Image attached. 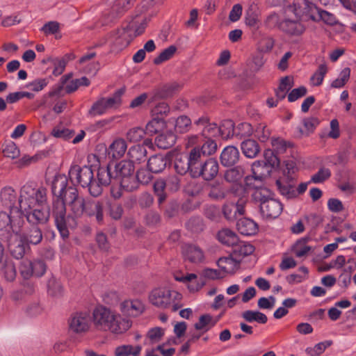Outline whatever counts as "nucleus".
<instances>
[{"label": "nucleus", "instance_id": "nucleus-34", "mask_svg": "<svg viewBox=\"0 0 356 356\" xmlns=\"http://www.w3.org/2000/svg\"><path fill=\"white\" fill-rule=\"evenodd\" d=\"M1 202L4 207L10 209V210H14L16 208L14 207L17 195L14 189L11 187L3 188L0 194Z\"/></svg>", "mask_w": 356, "mask_h": 356}, {"label": "nucleus", "instance_id": "nucleus-42", "mask_svg": "<svg viewBox=\"0 0 356 356\" xmlns=\"http://www.w3.org/2000/svg\"><path fill=\"white\" fill-rule=\"evenodd\" d=\"M191 120L186 115H182L175 120V131L178 134H184L191 127Z\"/></svg>", "mask_w": 356, "mask_h": 356}, {"label": "nucleus", "instance_id": "nucleus-44", "mask_svg": "<svg viewBox=\"0 0 356 356\" xmlns=\"http://www.w3.org/2000/svg\"><path fill=\"white\" fill-rule=\"evenodd\" d=\"M201 147L199 146V151L206 158H209V156L214 154L217 149V144L212 138H206Z\"/></svg>", "mask_w": 356, "mask_h": 356}, {"label": "nucleus", "instance_id": "nucleus-41", "mask_svg": "<svg viewBox=\"0 0 356 356\" xmlns=\"http://www.w3.org/2000/svg\"><path fill=\"white\" fill-rule=\"evenodd\" d=\"M186 227L188 231L197 234L204 229L205 225L201 217L193 216L186 222Z\"/></svg>", "mask_w": 356, "mask_h": 356}, {"label": "nucleus", "instance_id": "nucleus-55", "mask_svg": "<svg viewBox=\"0 0 356 356\" xmlns=\"http://www.w3.org/2000/svg\"><path fill=\"white\" fill-rule=\"evenodd\" d=\"M346 264V258L343 255H339L334 260H332L330 264L319 268V271H328L331 268H336L337 269L341 268Z\"/></svg>", "mask_w": 356, "mask_h": 356}, {"label": "nucleus", "instance_id": "nucleus-24", "mask_svg": "<svg viewBox=\"0 0 356 356\" xmlns=\"http://www.w3.org/2000/svg\"><path fill=\"white\" fill-rule=\"evenodd\" d=\"M207 191L208 197L214 201H221L227 195V191L225 185L218 181L208 184Z\"/></svg>", "mask_w": 356, "mask_h": 356}, {"label": "nucleus", "instance_id": "nucleus-31", "mask_svg": "<svg viewBox=\"0 0 356 356\" xmlns=\"http://www.w3.org/2000/svg\"><path fill=\"white\" fill-rule=\"evenodd\" d=\"M147 151L146 147L143 145H138L132 146L128 151V155L129 157V161L134 163H141L147 160Z\"/></svg>", "mask_w": 356, "mask_h": 356}, {"label": "nucleus", "instance_id": "nucleus-43", "mask_svg": "<svg viewBox=\"0 0 356 356\" xmlns=\"http://www.w3.org/2000/svg\"><path fill=\"white\" fill-rule=\"evenodd\" d=\"M320 120L316 117L305 118L302 120L304 129H299V131L302 135L309 136L313 133L316 127L319 124Z\"/></svg>", "mask_w": 356, "mask_h": 356}, {"label": "nucleus", "instance_id": "nucleus-60", "mask_svg": "<svg viewBox=\"0 0 356 356\" xmlns=\"http://www.w3.org/2000/svg\"><path fill=\"white\" fill-rule=\"evenodd\" d=\"M307 224L311 227L312 230H315L323 221L321 216L317 213H310L305 216Z\"/></svg>", "mask_w": 356, "mask_h": 356}, {"label": "nucleus", "instance_id": "nucleus-9", "mask_svg": "<svg viewBox=\"0 0 356 356\" xmlns=\"http://www.w3.org/2000/svg\"><path fill=\"white\" fill-rule=\"evenodd\" d=\"M125 92V88L117 90L113 95L108 97H101L97 100L88 111V115L95 117L104 114L108 109L119 107L122 104V96Z\"/></svg>", "mask_w": 356, "mask_h": 356}, {"label": "nucleus", "instance_id": "nucleus-7", "mask_svg": "<svg viewBox=\"0 0 356 356\" xmlns=\"http://www.w3.org/2000/svg\"><path fill=\"white\" fill-rule=\"evenodd\" d=\"M115 180L119 182L120 188L127 192L137 189L135 177V166L131 161L122 160L115 165Z\"/></svg>", "mask_w": 356, "mask_h": 356}, {"label": "nucleus", "instance_id": "nucleus-22", "mask_svg": "<svg viewBox=\"0 0 356 356\" xmlns=\"http://www.w3.org/2000/svg\"><path fill=\"white\" fill-rule=\"evenodd\" d=\"M259 8L255 0H250L248 3V8L245 13V24L251 28L259 27Z\"/></svg>", "mask_w": 356, "mask_h": 356}, {"label": "nucleus", "instance_id": "nucleus-27", "mask_svg": "<svg viewBox=\"0 0 356 356\" xmlns=\"http://www.w3.org/2000/svg\"><path fill=\"white\" fill-rule=\"evenodd\" d=\"M186 154L191 165V177H193L195 173L197 172L202 163L204 161L206 157L199 151V146L192 148L188 153Z\"/></svg>", "mask_w": 356, "mask_h": 356}, {"label": "nucleus", "instance_id": "nucleus-21", "mask_svg": "<svg viewBox=\"0 0 356 356\" xmlns=\"http://www.w3.org/2000/svg\"><path fill=\"white\" fill-rule=\"evenodd\" d=\"M240 159V152L238 149L233 145L225 147L220 156L221 164L225 167H233Z\"/></svg>", "mask_w": 356, "mask_h": 356}, {"label": "nucleus", "instance_id": "nucleus-59", "mask_svg": "<svg viewBox=\"0 0 356 356\" xmlns=\"http://www.w3.org/2000/svg\"><path fill=\"white\" fill-rule=\"evenodd\" d=\"M3 274L6 280L12 282L16 277V269L14 264L10 261H6L3 266Z\"/></svg>", "mask_w": 356, "mask_h": 356}, {"label": "nucleus", "instance_id": "nucleus-35", "mask_svg": "<svg viewBox=\"0 0 356 356\" xmlns=\"http://www.w3.org/2000/svg\"><path fill=\"white\" fill-rule=\"evenodd\" d=\"M241 317L250 323L257 322L259 324H265L268 321L266 315L258 310H245L241 313Z\"/></svg>", "mask_w": 356, "mask_h": 356}, {"label": "nucleus", "instance_id": "nucleus-56", "mask_svg": "<svg viewBox=\"0 0 356 356\" xmlns=\"http://www.w3.org/2000/svg\"><path fill=\"white\" fill-rule=\"evenodd\" d=\"M234 134L241 137H248L253 133V128L248 122H241L235 129Z\"/></svg>", "mask_w": 356, "mask_h": 356}, {"label": "nucleus", "instance_id": "nucleus-46", "mask_svg": "<svg viewBox=\"0 0 356 356\" xmlns=\"http://www.w3.org/2000/svg\"><path fill=\"white\" fill-rule=\"evenodd\" d=\"M177 51V47L175 45H170L168 48L163 50L160 54L156 57L153 63L155 65H160L162 63L170 59Z\"/></svg>", "mask_w": 356, "mask_h": 356}, {"label": "nucleus", "instance_id": "nucleus-47", "mask_svg": "<svg viewBox=\"0 0 356 356\" xmlns=\"http://www.w3.org/2000/svg\"><path fill=\"white\" fill-rule=\"evenodd\" d=\"M48 293L53 297L61 296L63 292V286L54 277L49 279L47 283Z\"/></svg>", "mask_w": 356, "mask_h": 356}, {"label": "nucleus", "instance_id": "nucleus-16", "mask_svg": "<svg viewBox=\"0 0 356 356\" xmlns=\"http://www.w3.org/2000/svg\"><path fill=\"white\" fill-rule=\"evenodd\" d=\"M294 4V13L302 20H316L320 8L314 3V1H302V3Z\"/></svg>", "mask_w": 356, "mask_h": 356}, {"label": "nucleus", "instance_id": "nucleus-25", "mask_svg": "<svg viewBox=\"0 0 356 356\" xmlns=\"http://www.w3.org/2000/svg\"><path fill=\"white\" fill-rule=\"evenodd\" d=\"M279 29L290 35H300L304 31V26L297 20L285 19L279 24Z\"/></svg>", "mask_w": 356, "mask_h": 356}, {"label": "nucleus", "instance_id": "nucleus-33", "mask_svg": "<svg viewBox=\"0 0 356 356\" xmlns=\"http://www.w3.org/2000/svg\"><path fill=\"white\" fill-rule=\"evenodd\" d=\"M174 168L176 172L180 175H185L189 172L191 175V168L186 154H180L176 156L174 161Z\"/></svg>", "mask_w": 356, "mask_h": 356}, {"label": "nucleus", "instance_id": "nucleus-37", "mask_svg": "<svg viewBox=\"0 0 356 356\" xmlns=\"http://www.w3.org/2000/svg\"><path fill=\"white\" fill-rule=\"evenodd\" d=\"M153 118L146 125L145 131L149 136L158 134L165 126L164 118L152 116Z\"/></svg>", "mask_w": 356, "mask_h": 356}, {"label": "nucleus", "instance_id": "nucleus-3", "mask_svg": "<svg viewBox=\"0 0 356 356\" xmlns=\"http://www.w3.org/2000/svg\"><path fill=\"white\" fill-rule=\"evenodd\" d=\"M47 203V189L44 187L35 188L31 184L24 185L20 190L18 208L24 216L34 210L44 211L42 207Z\"/></svg>", "mask_w": 356, "mask_h": 356}, {"label": "nucleus", "instance_id": "nucleus-17", "mask_svg": "<svg viewBox=\"0 0 356 356\" xmlns=\"http://www.w3.org/2000/svg\"><path fill=\"white\" fill-rule=\"evenodd\" d=\"M181 253L184 260L193 264H200L205 259L203 250L196 244L184 243L181 246Z\"/></svg>", "mask_w": 356, "mask_h": 356}, {"label": "nucleus", "instance_id": "nucleus-61", "mask_svg": "<svg viewBox=\"0 0 356 356\" xmlns=\"http://www.w3.org/2000/svg\"><path fill=\"white\" fill-rule=\"evenodd\" d=\"M327 72V68L325 64H321L318 70L311 77V80H316L314 86H318L322 84L325 75Z\"/></svg>", "mask_w": 356, "mask_h": 356}, {"label": "nucleus", "instance_id": "nucleus-29", "mask_svg": "<svg viewBox=\"0 0 356 356\" xmlns=\"http://www.w3.org/2000/svg\"><path fill=\"white\" fill-rule=\"evenodd\" d=\"M114 176L110 165L107 166H100L97 170V184L101 188H102L103 186H108L111 183L112 180H115Z\"/></svg>", "mask_w": 356, "mask_h": 356}, {"label": "nucleus", "instance_id": "nucleus-15", "mask_svg": "<svg viewBox=\"0 0 356 356\" xmlns=\"http://www.w3.org/2000/svg\"><path fill=\"white\" fill-rule=\"evenodd\" d=\"M219 171L218 161L214 158H206L193 178L202 177L206 181L213 179Z\"/></svg>", "mask_w": 356, "mask_h": 356}, {"label": "nucleus", "instance_id": "nucleus-5", "mask_svg": "<svg viewBox=\"0 0 356 356\" xmlns=\"http://www.w3.org/2000/svg\"><path fill=\"white\" fill-rule=\"evenodd\" d=\"M68 175L72 184L79 185L83 188H88L90 194L93 197L99 196L103 191L94 179V174L91 166L73 165L70 167Z\"/></svg>", "mask_w": 356, "mask_h": 356}, {"label": "nucleus", "instance_id": "nucleus-2", "mask_svg": "<svg viewBox=\"0 0 356 356\" xmlns=\"http://www.w3.org/2000/svg\"><path fill=\"white\" fill-rule=\"evenodd\" d=\"M92 318L97 329L109 330L116 334L123 333L131 326L129 321L122 318L104 306H98L93 310Z\"/></svg>", "mask_w": 356, "mask_h": 356}, {"label": "nucleus", "instance_id": "nucleus-8", "mask_svg": "<svg viewBox=\"0 0 356 356\" xmlns=\"http://www.w3.org/2000/svg\"><path fill=\"white\" fill-rule=\"evenodd\" d=\"M18 208L10 210L9 213L0 212V239H3L6 234L19 233L23 225V219Z\"/></svg>", "mask_w": 356, "mask_h": 356}, {"label": "nucleus", "instance_id": "nucleus-36", "mask_svg": "<svg viewBox=\"0 0 356 356\" xmlns=\"http://www.w3.org/2000/svg\"><path fill=\"white\" fill-rule=\"evenodd\" d=\"M218 241L227 246H233L238 243V237L235 232L229 229H222L218 233Z\"/></svg>", "mask_w": 356, "mask_h": 356}, {"label": "nucleus", "instance_id": "nucleus-19", "mask_svg": "<svg viewBox=\"0 0 356 356\" xmlns=\"http://www.w3.org/2000/svg\"><path fill=\"white\" fill-rule=\"evenodd\" d=\"M245 200L240 199L236 203L227 202L223 204L222 211L224 217L228 221H234L238 216H243L245 213Z\"/></svg>", "mask_w": 356, "mask_h": 356}, {"label": "nucleus", "instance_id": "nucleus-53", "mask_svg": "<svg viewBox=\"0 0 356 356\" xmlns=\"http://www.w3.org/2000/svg\"><path fill=\"white\" fill-rule=\"evenodd\" d=\"M289 79L288 76L283 77L281 79L279 87L275 90V96L278 100H282L286 97V92L289 88Z\"/></svg>", "mask_w": 356, "mask_h": 356}, {"label": "nucleus", "instance_id": "nucleus-13", "mask_svg": "<svg viewBox=\"0 0 356 356\" xmlns=\"http://www.w3.org/2000/svg\"><path fill=\"white\" fill-rule=\"evenodd\" d=\"M69 331L74 334L86 332L89 329L90 315L87 312H76L68 321Z\"/></svg>", "mask_w": 356, "mask_h": 356}, {"label": "nucleus", "instance_id": "nucleus-40", "mask_svg": "<svg viewBox=\"0 0 356 356\" xmlns=\"http://www.w3.org/2000/svg\"><path fill=\"white\" fill-rule=\"evenodd\" d=\"M254 251V247L247 243L240 241L233 246V255H238V257H245L252 254Z\"/></svg>", "mask_w": 356, "mask_h": 356}, {"label": "nucleus", "instance_id": "nucleus-58", "mask_svg": "<svg viewBox=\"0 0 356 356\" xmlns=\"http://www.w3.org/2000/svg\"><path fill=\"white\" fill-rule=\"evenodd\" d=\"M49 83V79L47 78L44 79H36L33 81L26 84V87L30 88L33 92H40Z\"/></svg>", "mask_w": 356, "mask_h": 356}, {"label": "nucleus", "instance_id": "nucleus-28", "mask_svg": "<svg viewBox=\"0 0 356 356\" xmlns=\"http://www.w3.org/2000/svg\"><path fill=\"white\" fill-rule=\"evenodd\" d=\"M238 231L243 235L251 236L257 233L258 227L252 220L243 218L238 219L236 223Z\"/></svg>", "mask_w": 356, "mask_h": 356}, {"label": "nucleus", "instance_id": "nucleus-48", "mask_svg": "<svg viewBox=\"0 0 356 356\" xmlns=\"http://www.w3.org/2000/svg\"><path fill=\"white\" fill-rule=\"evenodd\" d=\"M212 316L210 314H203L200 316L198 322L194 325V327L197 330L207 332L209 329L208 325L211 324V327H212L216 323V321L212 322Z\"/></svg>", "mask_w": 356, "mask_h": 356}, {"label": "nucleus", "instance_id": "nucleus-39", "mask_svg": "<svg viewBox=\"0 0 356 356\" xmlns=\"http://www.w3.org/2000/svg\"><path fill=\"white\" fill-rule=\"evenodd\" d=\"M127 143L123 139L115 140L109 147L108 154H111L115 159L122 157L126 152Z\"/></svg>", "mask_w": 356, "mask_h": 356}, {"label": "nucleus", "instance_id": "nucleus-62", "mask_svg": "<svg viewBox=\"0 0 356 356\" xmlns=\"http://www.w3.org/2000/svg\"><path fill=\"white\" fill-rule=\"evenodd\" d=\"M170 112V107L165 102H160L152 109V115L156 117L166 116Z\"/></svg>", "mask_w": 356, "mask_h": 356}, {"label": "nucleus", "instance_id": "nucleus-64", "mask_svg": "<svg viewBox=\"0 0 356 356\" xmlns=\"http://www.w3.org/2000/svg\"><path fill=\"white\" fill-rule=\"evenodd\" d=\"M4 155L7 157L15 159L19 154V150L14 142H9L3 149Z\"/></svg>", "mask_w": 356, "mask_h": 356}, {"label": "nucleus", "instance_id": "nucleus-57", "mask_svg": "<svg viewBox=\"0 0 356 356\" xmlns=\"http://www.w3.org/2000/svg\"><path fill=\"white\" fill-rule=\"evenodd\" d=\"M33 261L30 260H23L19 266V272L24 280H29L33 276Z\"/></svg>", "mask_w": 356, "mask_h": 356}, {"label": "nucleus", "instance_id": "nucleus-49", "mask_svg": "<svg viewBox=\"0 0 356 356\" xmlns=\"http://www.w3.org/2000/svg\"><path fill=\"white\" fill-rule=\"evenodd\" d=\"M86 202L83 197L79 196L75 200L69 204L72 211L76 217H80L84 213Z\"/></svg>", "mask_w": 356, "mask_h": 356}, {"label": "nucleus", "instance_id": "nucleus-4", "mask_svg": "<svg viewBox=\"0 0 356 356\" xmlns=\"http://www.w3.org/2000/svg\"><path fill=\"white\" fill-rule=\"evenodd\" d=\"M51 214L49 211L34 210L26 214L29 226L26 227L21 238L28 245H38L42 240V233L39 225L46 224Z\"/></svg>", "mask_w": 356, "mask_h": 356}, {"label": "nucleus", "instance_id": "nucleus-38", "mask_svg": "<svg viewBox=\"0 0 356 356\" xmlns=\"http://www.w3.org/2000/svg\"><path fill=\"white\" fill-rule=\"evenodd\" d=\"M245 175V168L242 165L232 167L225 172L224 178L229 183L240 181Z\"/></svg>", "mask_w": 356, "mask_h": 356}, {"label": "nucleus", "instance_id": "nucleus-50", "mask_svg": "<svg viewBox=\"0 0 356 356\" xmlns=\"http://www.w3.org/2000/svg\"><path fill=\"white\" fill-rule=\"evenodd\" d=\"M242 259V257H238V255H233V252H232L230 257H229L220 258L217 261V265L224 272H227L225 266H222V263H229V264L234 263L236 268H238Z\"/></svg>", "mask_w": 356, "mask_h": 356}, {"label": "nucleus", "instance_id": "nucleus-30", "mask_svg": "<svg viewBox=\"0 0 356 356\" xmlns=\"http://www.w3.org/2000/svg\"><path fill=\"white\" fill-rule=\"evenodd\" d=\"M177 140V136L172 131L159 134L155 139V143L159 149H166L172 147Z\"/></svg>", "mask_w": 356, "mask_h": 356}, {"label": "nucleus", "instance_id": "nucleus-54", "mask_svg": "<svg viewBox=\"0 0 356 356\" xmlns=\"http://www.w3.org/2000/svg\"><path fill=\"white\" fill-rule=\"evenodd\" d=\"M331 176V171L328 168H321L318 171L312 175L309 182L314 184L323 183Z\"/></svg>", "mask_w": 356, "mask_h": 356}, {"label": "nucleus", "instance_id": "nucleus-18", "mask_svg": "<svg viewBox=\"0 0 356 356\" xmlns=\"http://www.w3.org/2000/svg\"><path fill=\"white\" fill-rule=\"evenodd\" d=\"M177 83H170L157 87L150 91V102L172 97L179 90Z\"/></svg>", "mask_w": 356, "mask_h": 356}, {"label": "nucleus", "instance_id": "nucleus-32", "mask_svg": "<svg viewBox=\"0 0 356 356\" xmlns=\"http://www.w3.org/2000/svg\"><path fill=\"white\" fill-rule=\"evenodd\" d=\"M241 149L243 154L248 158H255L260 152L259 143L252 139H247L241 143Z\"/></svg>", "mask_w": 356, "mask_h": 356}, {"label": "nucleus", "instance_id": "nucleus-14", "mask_svg": "<svg viewBox=\"0 0 356 356\" xmlns=\"http://www.w3.org/2000/svg\"><path fill=\"white\" fill-rule=\"evenodd\" d=\"M172 156L171 152L152 155L147 160L148 170L154 174L162 172L168 166L170 165Z\"/></svg>", "mask_w": 356, "mask_h": 356}, {"label": "nucleus", "instance_id": "nucleus-12", "mask_svg": "<svg viewBox=\"0 0 356 356\" xmlns=\"http://www.w3.org/2000/svg\"><path fill=\"white\" fill-rule=\"evenodd\" d=\"M272 145L274 149H268L264 151V157L266 163L267 168H278L280 164V159L277 154L285 152L286 145L284 141L275 138L272 140Z\"/></svg>", "mask_w": 356, "mask_h": 356}, {"label": "nucleus", "instance_id": "nucleus-51", "mask_svg": "<svg viewBox=\"0 0 356 356\" xmlns=\"http://www.w3.org/2000/svg\"><path fill=\"white\" fill-rule=\"evenodd\" d=\"M146 134L145 129L141 127H134L127 133V139L131 143L140 141Z\"/></svg>", "mask_w": 356, "mask_h": 356}, {"label": "nucleus", "instance_id": "nucleus-26", "mask_svg": "<svg viewBox=\"0 0 356 356\" xmlns=\"http://www.w3.org/2000/svg\"><path fill=\"white\" fill-rule=\"evenodd\" d=\"M122 313L130 316H138L144 310V306L138 300H125L120 305Z\"/></svg>", "mask_w": 356, "mask_h": 356}, {"label": "nucleus", "instance_id": "nucleus-23", "mask_svg": "<svg viewBox=\"0 0 356 356\" xmlns=\"http://www.w3.org/2000/svg\"><path fill=\"white\" fill-rule=\"evenodd\" d=\"M275 184L280 193L287 199L297 197L294 178H293V180L287 179V177H285L283 180L277 179Z\"/></svg>", "mask_w": 356, "mask_h": 356}, {"label": "nucleus", "instance_id": "nucleus-10", "mask_svg": "<svg viewBox=\"0 0 356 356\" xmlns=\"http://www.w3.org/2000/svg\"><path fill=\"white\" fill-rule=\"evenodd\" d=\"M1 241L7 243L10 254L16 259H21L24 257L28 245L19 236V233L12 234H6Z\"/></svg>", "mask_w": 356, "mask_h": 356}, {"label": "nucleus", "instance_id": "nucleus-52", "mask_svg": "<svg viewBox=\"0 0 356 356\" xmlns=\"http://www.w3.org/2000/svg\"><path fill=\"white\" fill-rule=\"evenodd\" d=\"M350 75V69L344 68L339 74V77L334 80L331 83V87L334 88H342L348 81Z\"/></svg>", "mask_w": 356, "mask_h": 356}, {"label": "nucleus", "instance_id": "nucleus-63", "mask_svg": "<svg viewBox=\"0 0 356 356\" xmlns=\"http://www.w3.org/2000/svg\"><path fill=\"white\" fill-rule=\"evenodd\" d=\"M218 128H222L220 136L222 137L224 136H229L230 134L234 135V132L236 131L234 124L231 120L223 121L222 123L218 127Z\"/></svg>", "mask_w": 356, "mask_h": 356}, {"label": "nucleus", "instance_id": "nucleus-6", "mask_svg": "<svg viewBox=\"0 0 356 356\" xmlns=\"http://www.w3.org/2000/svg\"><path fill=\"white\" fill-rule=\"evenodd\" d=\"M273 193L267 188L257 189L252 194L256 202H259L261 214L267 219L277 218L283 210L282 204L273 197Z\"/></svg>", "mask_w": 356, "mask_h": 356}, {"label": "nucleus", "instance_id": "nucleus-11", "mask_svg": "<svg viewBox=\"0 0 356 356\" xmlns=\"http://www.w3.org/2000/svg\"><path fill=\"white\" fill-rule=\"evenodd\" d=\"M133 40L132 28L129 24L116 30L111 51L118 53L126 48Z\"/></svg>", "mask_w": 356, "mask_h": 356}, {"label": "nucleus", "instance_id": "nucleus-1", "mask_svg": "<svg viewBox=\"0 0 356 356\" xmlns=\"http://www.w3.org/2000/svg\"><path fill=\"white\" fill-rule=\"evenodd\" d=\"M51 193L54 196L51 207H47L54 220L55 225L63 239L69 237V227L73 218L67 214L66 203L68 204L79 197L76 186L68 184L65 175L56 176L51 184Z\"/></svg>", "mask_w": 356, "mask_h": 356}, {"label": "nucleus", "instance_id": "nucleus-45", "mask_svg": "<svg viewBox=\"0 0 356 356\" xmlns=\"http://www.w3.org/2000/svg\"><path fill=\"white\" fill-rule=\"evenodd\" d=\"M222 128H218V126L215 122H209L207 127L202 129L201 136L204 138H211L218 136H220Z\"/></svg>", "mask_w": 356, "mask_h": 356}, {"label": "nucleus", "instance_id": "nucleus-20", "mask_svg": "<svg viewBox=\"0 0 356 356\" xmlns=\"http://www.w3.org/2000/svg\"><path fill=\"white\" fill-rule=\"evenodd\" d=\"M171 296L172 292L168 289H155L151 292L149 299L153 305L165 308L170 304Z\"/></svg>", "mask_w": 356, "mask_h": 356}]
</instances>
